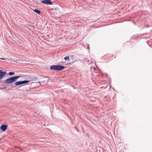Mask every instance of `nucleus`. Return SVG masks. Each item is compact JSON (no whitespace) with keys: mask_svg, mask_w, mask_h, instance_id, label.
<instances>
[{"mask_svg":"<svg viewBox=\"0 0 152 152\" xmlns=\"http://www.w3.org/2000/svg\"><path fill=\"white\" fill-rule=\"evenodd\" d=\"M20 77V76L11 77L7 79L5 81V82L7 84H10L13 83L15 82Z\"/></svg>","mask_w":152,"mask_h":152,"instance_id":"nucleus-1","label":"nucleus"},{"mask_svg":"<svg viewBox=\"0 0 152 152\" xmlns=\"http://www.w3.org/2000/svg\"><path fill=\"white\" fill-rule=\"evenodd\" d=\"M64 68V67L62 66L53 65L50 67V69H51L61 70L63 69Z\"/></svg>","mask_w":152,"mask_h":152,"instance_id":"nucleus-2","label":"nucleus"},{"mask_svg":"<svg viewBox=\"0 0 152 152\" xmlns=\"http://www.w3.org/2000/svg\"><path fill=\"white\" fill-rule=\"evenodd\" d=\"M29 82V81H28V80H24V81H17V82H15V84L16 86H18L19 85H21L22 84L27 83Z\"/></svg>","mask_w":152,"mask_h":152,"instance_id":"nucleus-3","label":"nucleus"},{"mask_svg":"<svg viewBox=\"0 0 152 152\" xmlns=\"http://www.w3.org/2000/svg\"><path fill=\"white\" fill-rule=\"evenodd\" d=\"M7 126L5 124L1 125L0 126L1 129L3 131H5L7 129Z\"/></svg>","mask_w":152,"mask_h":152,"instance_id":"nucleus-4","label":"nucleus"},{"mask_svg":"<svg viewBox=\"0 0 152 152\" xmlns=\"http://www.w3.org/2000/svg\"><path fill=\"white\" fill-rule=\"evenodd\" d=\"M42 3L47 4L51 5L53 4V2L51 1H42Z\"/></svg>","mask_w":152,"mask_h":152,"instance_id":"nucleus-5","label":"nucleus"},{"mask_svg":"<svg viewBox=\"0 0 152 152\" xmlns=\"http://www.w3.org/2000/svg\"><path fill=\"white\" fill-rule=\"evenodd\" d=\"M6 72H2V71L0 70V80L2 79L3 77L6 75Z\"/></svg>","mask_w":152,"mask_h":152,"instance_id":"nucleus-6","label":"nucleus"},{"mask_svg":"<svg viewBox=\"0 0 152 152\" xmlns=\"http://www.w3.org/2000/svg\"><path fill=\"white\" fill-rule=\"evenodd\" d=\"M33 11L34 12L38 13L39 14H40L41 12L40 10H38L37 9L33 10Z\"/></svg>","mask_w":152,"mask_h":152,"instance_id":"nucleus-7","label":"nucleus"},{"mask_svg":"<svg viewBox=\"0 0 152 152\" xmlns=\"http://www.w3.org/2000/svg\"><path fill=\"white\" fill-rule=\"evenodd\" d=\"M64 59L65 60H67L68 61L70 60V59L69 56H66L65 57H64Z\"/></svg>","mask_w":152,"mask_h":152,"instance_id":"nucleus-8","label":"nucleus"},{"mask_svg":"<svg viewBox=\"0 0 152 152\" xmlns=\"http://www.w3.org/2000/svg\"><path fill=\"white\" fill-rule=\"evenodd\" d=\"M15 74L14 72H11L9 73V75H12Z\"/></svg>","mask_w":152,"mask_h":152,"instance_id":"nucleus-9","label":"nucleus"},{"mask_svg":"<svg viewBox=\"0 0 152 152\" xmlns=\"http://www.w3.org/2000/svg\"><path fill=\"white\" fill-rule=\"evenodd\" d=\"M70 57L71 58H72V59H74V58H75L74 56H73V55H72V56H70Z\"/></svg>","mask_w":152,"mask_h":152,"instance_id":"nucleus-10","label":"nucleus"},{"mask_svg":"<svg viewBox=\"0 0 152 152\" xmlns=\"http://www.w3.org/2000/svg\"><path fill=\"white\" fill-rule=\"evenodd\" d=\"M0 59H2V60H5V59L2 58H0Z\"/></svg>","mask_w":152,"mask_h":152,"instance_id":"nucleus-11","label":"nucleus"},{"mask_svg":"<svg viewBox=\"0 0 152 152\" xmlns=\"http://www.w3.org/2000/svg\"><path fill=\"white\" fill-rule=\"evenodd\" d=\"M87 48H88H88H89V47H87Z\"/></svg>","mask_w":152,"mask_h":152,"instance_id":"nucleus-12","label":"nucleus"}]
</instances>
